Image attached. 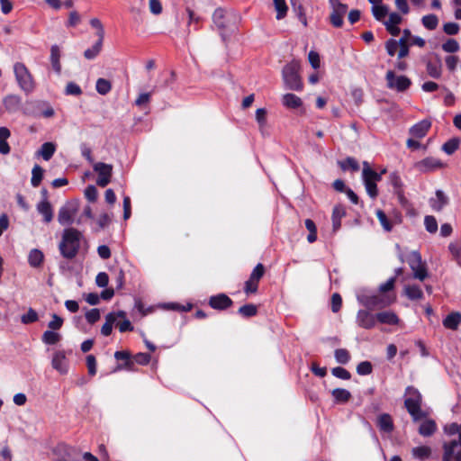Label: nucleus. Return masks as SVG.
Listing matches in <instances>:
<instances>
[{"instance_id": "2", "label": "nucleus", "mask_w": 461, "mask_h": 461, "mask_svg": "<svg viewBox=\"0 0 461 461\" xmlns=\"http://www.w3.org/2000/svg\"><path fill=\"white\" fill-rule=\"evenodd\" d=\"M407 397L404 401L405 408L413 421L417 422L426 417V412L421 410L422 398L420 393L413 387H408L406 390Z\"/></svg>"}, {"instance_id": "1", "label": "nucleus", "mask_w": 461, "mask_h": 461, "mask_svg": "<svg viewBox=\"0 0 461 461\" xmlns=\"http://www.w3.org/2000/svg\"><path fill=\"white\" fill-rule=\"evenodd\" d=\"M81 239L82 233L77 229H66L59 246L61 255L68 259L74 258L79 250Z\"/></svg>"}, {"instance_id": "51", "label": "nucleus", "mask_w": 461, "mask_h": 461, "mask_svg": "<svg viewBox=\"0 0 461 461\" xmlns=\"http://www.w3.org/2000/svg\"><path fill=\"white\" fill-rule=\"evenodd\" d=\"M336 360L340 364H346L350 358L349 352L345 348H338L335 350Z\"/></svg>"}, {"instance_id": "19", "label": "nucleus", "mask_w": 461, "mask_h": 461, "mask_svg": "<svg viewBox=\"0 0 461 461\" xmlns=\"http://www.w3.org/2000/svg\"><path fill=\"white\" fill-rule=\"evenodd\" d=\"M443 452L449 450V456L454 461H461V442L459 440H451L443 443Z\"/></svg>"}, {"instance_id": "15", "label": "nucleus", "mask_w": 461, "mask_h": 461, "mask_svg": "<svg viewBox=\"0 0 461 461\" xmlns=\"http://www.w3.org/2000/svg\"><path fill=\"white\" fill-rule=\"evenodd\" d=\"M357 321L358 325L364 329H372L375 327L377 320L376 315L366 310H360L357 315Z\"/></svg>"}, {"instance_id": "3", "label": "nucleus", "mask_w": 461, "mask_h": 461, "mask_svg": "<svg viewBox=\"0 0 461 461\" xmlns=\"http://www.w3.org/2000/svg\"><path fill=\"white\" fill-rule=\"evenodd\" d=\"M362 177L369 196L373 199L376 198L378 195L376 183L381 180V174L373 170L367 162H364Z\"/></svg>"}, {"instance_id": "43", "label": "nucleus", "mask_w": 461, "mask_h": 461, "mask_svg": "<svg viewBox=\"0 0 461 461\" xmlns=\"http://www.w3.org/2000/svg\"><path fill=\"white\" fill-rule=\"evenodd\" d=\"M111 88H112V84L109 80L104 79V78H99L96 81V91L100 95H106L107 93L110 92Z\"/></svg>"}, {"instance_id": "9", "label": "nucleus", "mask_w": 461, "mask_h": 461, "mask_svg": "<svg viewBox=\"0 0 461 461\" xmlns=\"http://www.w3.org/2000/svg\"><path fill=\"white\" fill-rule=\"evenodd\" d=\"M332 7V12L330 15V23L334 27H341L343 24V18L348 11V6L341 4L339 0H330Z\"/></svg>"}, {"instance_id": "53", "label": "nucleus", "mask_w": 461, "mask_h": 461, "mask_svg": "<svg viewBox=\"0 0 461 461\" xmlns=\"http://www.w3.org/2000/svg\"><path fill=\"white\" fill-rule=\"evenodd\" d=\"M424 223H425L426 230L429 232L434 233L437 231L438 222H437V220L435 219V217L430 216V215L426 216L424 219Z\"/></svg>"}, {"instance_id": "57", "label": "nucleus", "mask_w": 461, "mask_h": 461, "mask_svg": "<svg viewBox=\"0 0 461 461\" xmlns=\"http://www.w3.org/2000/svg\"><path fill=\"white\" fill-rule=\"evenodd\" d=\"M21 320L24 324L32 323L38 320V314L33 309H29L27 313L22 316Z\"/></svg>"}, {"instance_id": "12", "label": "nucleus", "mask_w": 461, "mask_h": 461, "mask_svg": "<svg viewBox=\"0 0 461 461\" xmlns=\"http://www.w3.org/2000/svg\"><path fill=\"white\" fill-rule=\"evenodd\" d=\"M78 208L76 204H67L60 208L58 215V220L60 224L66 225L73 222Z\"/></svg>"}, {"instance_id": "49", "label": "nucleus", "mask_w": 461, "mask_h": 461, "mask_svg": "<svg viewBox=\"0 0 461 461\" xmlns=\"http://www.w3.org/2000/svg\"><path fill=\"white\" fill-rule=\"evenodd\" d=\"M115 324L121 332L133 330V326L131 321L126 319V316L124 318H119Z\"/></svg>"}, {"instance_id": "36", "label": "nucleus", "mask_w": 461, "mask_h": 461, "mask_svg": "<svg viewBox=\"0 0 461 461\" xmlns=\"http://www.w3.org/2000/svg\"><path fill=\"white\" fill-rule=\"evenodd\" d=\"M103 41L104 40L97 39V41L95 43V45L85 50L84 56L87 59H92L95 58L102 50L103 48Z\"/></svg>"}, {"instance_id": "44", "label": "nucleus", "mask_w": 461, "mask_h": 461, "mask_svg": "<svg viewBox=\"0 0 461 461\" xmlns=\"http://www.w3.org/2000/svg\"><path fill=\"white\" fill-rule=\"evenodd\" d=\"M305 227L310 232L307 237L308 241L310 243L314 242L317 239V228L315 223L311 219H307L305 220Z\"/></svg>"}, {"instance_id": "63", "label": "nucleus", "mask_w": 461, "mask_h": 461, "mask_svg": "<svg viewBox=\"0 0 461 461\" xmlns=\"http://www.w3.org/2000/svg\"><path fill=\"white\" fill-rule=\"evenodd\" d=\"M258 282L251 279L250 277L245 283V293L246 294H255L258 291Z\"/></svg>"}, {"instance_id": "28", "label": "nucleus", "mask_w": 461, "mask_h": 461, "mask_svg": "<svg viewBox=\"0 0 461 461\" xmlns=\"http://www.w3.org/2000/svg\"><path fill=\"white\" fill-rule=\"evenodd\" d=\"M60 50L58 45H52L50 48V61L52 68L57 73H60L61 65H60Z\"/></svg>"}, {"instance_id": "35", "label": "nucleus", "mask_w": 461, "mask_h": 461, "mask_svg": "<svg viewBox=\"0 0 461 461\" xmlns=\"http://www.w3.org/2000/svg\"><path fill=\"white\" fill-rule=\"evenodd\" d=\"M274 6L276 11V19L281 20L285 17L288 6L285 3V0H273Z\"/></svg>"}, {"instance_id": "33", "label": "nucleus", "mask_w": 461, "mask_h": 461, "mask_svg": "<svg viewBox=\"0 0 461 461\" xmlns=\"http://www.w3.org/2000/svg\"><path fill=\"white\" fill-rule=\"evenodd\" d=\"M61 339V335L58 332H56L55 330H46L43 334H42V341L45 343V344H48V345H55L57 344Z\"/></svg>"}, {"instance_id": "11", "label": "nucleus", "mask_w": 461, "mask_h": 461, "mask_svg": "<svg viewBox=\"0 0 461 461\" xmlns=\"http://www.w3.org/2000/svg\"><path fill=\"white\" fill-rule=\"evenodd\" d=\"M387 86L399 92H403L411 86V80L405 76L396 77L393 71L386 73Z\"/></svg>"}, {"instance_id": "7", "label": "nucleus", "mask_w": 461, "mask_h": 461, "mask_svg": "<svg viewBox=\"0 0 461 461\" xmlns=\"http://www.w3.org/2000/svg\"><path fill=\"white\" fill-rule=\"evenodd\" d=\"M407 261L413 271L415 278L422 281L427 277V270L419 252L412 251L408 256Z\"/></svg>"}, {"instance_id": "8", "label": "nucleus", "mask_w": 461, "mask_h": 461, "mask_svg": "<svg viewBox=\"0 0 461 461\" xmlns=\"http://www.w3.org/2000/svg\"><path fill=\"white\" fill-rule=\"evenodd\" d=\"M426 66V75L429 77L438 79L442 76L443 67L441 59L438 54H433L431 58L423 59Z\"/></svg>"}, {"instance_id": "47", "label": "nucleus", "mask_w": 461, "mask_h": 461, "mask_svg": "<svg viewBox=\"0 0 461 461\" xmlns=\"http://www.w3.org/2000/svg\"><path fill=\"white\" fill-rule=\"evenodd\" d=\"M339 166L342 170L351 169L356 172L359 169L357 162L352 158H348L344 161L339 162Z\"/></svg>"}, {"instance_id": "10", "label": "nucleus", "mask_w": 461, "mask_h": 461, "mask_svg": "<svg viewBox=\"0 0 461 461\" xmlns=\"http://www.w3.org/2000/svg\"><path fill=\"white\" fill-rule=\"evenodd\" d=\"M93 168L98 175L96 184L101 187L106 186L111 182L113 166L103 162H97L93 165Z\"/></svg>"}, {"instance_id": "20", "label": "nucleus", "mask_w": 461, "mask_h": 461, "mask_svg": "<svg viewBox=\"0 0 461 461\" xmlns=\"http://www.w3.org/2000/svg\"><path fill=\"white\" fill-rule=\"evenodd\" d=\"M419 433L423 437L431 436L437 429L436 422L427 416L420 420Z\"/></svg>"}, {"instance_id": "61", "label": "nucleus", "mask_w": 461, "mask_h": 461, "mask_svg": "<svg viewBox=\"0 0 461 461\" xmlns=\"http://www.w3.org/2000/svg\"><path fill=\"white\" fill-rule=\"evenodd\" d=\"M132 357L135 363L139 365H148L151 359L150 355L147 353H138Z\"/></svg>"}, {"instance_id": "30", "label": "nucleus", "mask_w": 461, "mask_h": 461, "mask_svg": "<svg viewBox=\"0 0 461 461\" xmlns=\"http://www.w3.org/2000/svg\"><path fill=\"white\" fill-rule=\"evenodd\" d=\"M44 259L43 253L39 249H32L28 257L30 265L32 267H39L42 264Z\"/></svg>"}, {"instance_id": "22", "label": "nucleus", "mask_w": 461, "mask_h": 461, "mask_svg": "<svg viewBox=\"0 0 461 461\" xmlns=\"http://www.w3.org/2000/svg\"><path fill=\"white\" fill-rule=\"evenodd\" d=\"M37 210L43 215L46 222L51 221L53 218L52 206L46 197L38 203Z\"/></svg>"}, {"instance_id": "60", "label": "nucleus", "mask_w": 461, "mask_h": 461, "mask_svg": "<svg viewBox=\"0 0 461 461\" xmlns=\"http://www.w3.org/2000/svg\"><path fill=\"white\" fill-rule=\"evenodd\" d=\"M443 31L447 35H456L459 32V25L456 23H447L443 26Z\"/></svg>"}, {"instance_id": "40", "label": "nucleus", "mask_w": 461, "mask_h": 461, "mask_svg": "<svg viewBox=\"0 0 461 461\" xmlns=\"http://www.w3.org/2000/svg\"><path fill=\"white\" fill-rule=\"evenodd\" d=\"M332 395L335 398V400L339 402H346L351 397V393L348 391L340 388L333 390Z\"/></svg>"}, {"instance_id": "52", "label": "nucleus", "mask_w": 461, "mask_h": 461, "mask_svg": "<svg viewBox=\"0 0 461 461\" xmlns=\"http://www.w3.org/2000/svg\"><path fill=\"white\" fill-rule=\"evenodd\" d=\"M90 24L93 28L96 29V35L98 39L104 40V29L101 23V21L97 18H93L90 20Z\"/></svg>"}, {"instance_id": "32", "label": "nucleus", "mask_w": 461, "mask_h": 461, "mask_svg": "<svg viewBox=\"0 0 461 461\" xmlns=\"http://www.w3.org/2000/svg\"><path fill=\"white\" fill-rule=\"evenodd\" d=\"M411 453L415 458L423 460V459H427L430 456L431 448L428 446H420V447H413L411 450Z\"/></svg>"}, {"instance_id": "58", "label": "nucleus", "mask_w": 461, "mask_h": 461, "mask_svg": "<svg viewBox=\"0 0 461 461\" xmlns=\"http://www.w3.org/2000/svg\"><path fill=\"white\" fill-rule=\"evenodd\" d=\"M265 274V267L261 263H258L250 275V278L259 282Z\"/></svg>"}, {"instance_id": "48", "label": "nucleus", "mask_w": 461, "mask_h": 461, "mask_svg": "<svg viewBox=\"0 0 461 461\" xmlns=\"http://www.w3.org/2000/svg\"><path fill=\"white\" fill-rule=\"evenodd\" d=\"M258 309L254 304H246L239 309V312L244 317H252L257 314Z\"/></svg>"}, {"instance_id": "62", "label": "nucleus", "mask_w": 461, "mask_h": 461, "mask_svg": "<svg viewBox=\"0 0 461 461\" xmlns=\"http://www.w3.org/2000/svg\"><path fill=\"white\" fill-rule=\"evenodd\" d=\"M332 375L336 377L348 380L350 378V373L343 367L338 366L332 369Z\"/></svg>"}, {"instance_id": "38", "label": "nucleus", "mask_w": 461, "mask_h": 461, "mask_svg": "<svg viewBox=\"0 0 461 461\" xmlns=\"http://www.w3.org/2000/svg\"><path fill=\"white\" fill-rule=\"evenodd\" d=\"M43 172H44V170L42 169V167L41 166L35 165L33 167L32 171V185L34 187H37L40 185V184L42 180V177H43Z\"/></svg>"}, {"instance_id": "14", "label": "nucleus", "mask_w": 461, "mask_h": 461, "mask_svg": "<svg viewBox=\"0 0 461 461\" xmlns=\"http://www.w3.org/2000/svg\"><path fill=\"white\" fill-rule=\"evenodd\" d=\"M125 317V312L123 311H118L110 312L105 316V322L102 326L101 333L104 336H109L111 335L113 331V325L117 321L119 318H124Z\"/></svg>"}, {"instance_id": "23", "label": "nucleus", "mask_w": 461, "mask_h": 461, "mask_svg": "<svg viewBox=\"0 0 461 461\" xmlns=\"http://www.w3.org/2000/svg\"><path fill=\"white\" fill-rule=\"evenodd\" d=\"M461 322V313L458 312H454L448 314L443 320V325L445 328L456 330H457L459 324Z\"/></svg>"}, {"instance_id": "31", "label": "nucleus", "mask_w": 461, "mask_h": 461, "mask_svg": "<svg viewBox=\"0 0 461 461\" xmlns=\"http://www.w3.org/2000/svg\"><path fill=\"white\" fill-rule=\"evenodd\" d=\"M403 34H404V36L402 37L398 41V45L400 47L398 57L400 59L406 57L409 53V48H408L407 41H408V37L411 35V32L409 30H404Z\"/></svg>"}, {"instance_id": "59", "label": "nucleus", "mask_w": 461, "mask_h": 461, "mask_svg": "<svg viewBox=\"0 0 461 461\" xmlns=\"http://www.w3.org/2000/svg\"><path fill=\"white\" fill-rule=\"evenodd\" d=\"M86 199L92 203L97 199L98 192L95 185H88L85 190Z\"/></svg>"}, {"instance_id": "56", "label": "nucleus", "mask_w": 461, "mask_h": 461, "mask_svg": "<svg viewBox=\"0 0 461 461\" xmlns=\"http://www.w3.org/2000/svg\"><path fill=\"white\" fill-rule=\"evenodd\" d=\"M372 369V365L368 361H363L357 366V372L363 375L371 374Z\"/></svg>"}, {"instance_id": "64", "label": "nucleus", "mask_w": 461, "mask_h": 461, "mask_svg": "<svg viewBox=\"0 0 461 461\" xmlns=\"http://www.w3.org/2000/svg\"><path fill=\"white\" fill-rule=\"evenodd\" d=\"M86 321L93 324L100 319V311L98 309H92L86 313Z\"/></svg>"}, {"instance_id": "13", "label": "nucleus", "mask_w": 461, "mask_h": 461, "mask_svg": "<svg viewBox=\"0 0 461 461\" xmlns=\"http://www.w3.org/2000/svg\"><path fill=\"white\" fill-rule=\"evenodd\" d=\"M446 165L435 158H426L415 164V167L422 172H430L445 167Z\"/></svg>"}, {"instance_id": "29", "label": "nucleus", "mask_w": 461, "mask_h": 461, "mask_svg": "<svg viewBox=\"0 0 461 461\" xmlns=\"http://www.w3.org/2000/svg\"><path fill=\"white\" fill-rule=\"evenodd\" d=\"M378 426L381 430L385 432H392L393 429V423L391 416L387 413L381 414L377 420Z\"/></svg>"}, {"instance_id": "37", "label": "nucleus", "mask_w": 461, "mask_h": 461, "mask_svg": "<svg viewBox=\"0 0 461 461\" xmlns=\"http://www.w3.org/2000/svg\"><path fill=\"white\" fill-rule=\"evenodd\" d=\"M404 293L411 300H419L422 298L423 293L417 285H407L404 288Z\"/></svg>"}, {"instance_id": "27", "label": "nucleus", "mask_w": 461, "mask_h": 461, "mask_svg": "<svg viewBox=\"0 0 461 461\" xmlns=\"http://www.w3.org/2000/svg\"><path fill=\"white\" fill-rule=\"evenodd\" d=\"M56 150V145L52 142H45L41 145L37 154L41 156L44 160L48 161L53 156Z\"/></svg>"}, {"instance_id": "45", "label": "nucleus", "mask_w": 461, "mask_h": 461, "mask_svg": "<svg viewBox=\"0 0 461 461\" xmlns=\"http://www.w3.org/2000/svg\"><path fill=\"white\" fill-rule=\"evenodd\" d=\"M438 23V17L435 14L425 15L422 18V24L429 30H434Z\"/></svg>"}, {"instance_id": "4", "label": "nucleus", "mask_w": 461, "mask_h": 461, "mask_svg": "<svg viewBox=\"0 0 461 461\" xmlns=\"http://www.w3.org/2000/svg\"><path fill=\"white\" fill-rule=\"evenodd\" d=\"M300 64L298 61H292L287 64L283 69V77L285 85L292 90H301L303 84L298 74Z\"/></svg>"}, {"instance_id": "16", "label": "nucleus", "mask_w": 461, "mask_h": 461, "mask_svg": "<svg viewBox=\"0 0 461 461\" xmlns=\"http://www.w3.org/2000/svg\"><path fill=\"white\" fill-rule=\"evenodd\" d=\"M212 308L217 310H225L232 305L231 299L224 294L212 296L209 300Z\"/></svg>"}, {"instance_id": "6", "label": "nucleus", "mask_w": 461, "mask_h": 461, "mask_svg": "<svg viewBox=\"0 0 461 461\" xmlns=\"http://www.w3.org/2000/svg\"><path fill=\"white\" fill-rule=\"evenodd\" d=\"M396 300L395 295H373L364 296L360 299L361 303L369 309L384 308L391 305Z\"/></svg>"}, {"instance_id": "24", "label": "nucleus", "mask_w": 461, "mask_h": 461, "mask_svg": "<svg viewBox=\"0 0 461 461\" xmlns=\"http://www.w3.org/2000/svg\"><path fill=\"white\" fill-rule=\"evenodd\" d=\"M376 216L381 223L382 227L385 231H391L393 230V224H398L401 222V218H396L394 221H390L384 211L377 210Z\"/></svg>"}, {"instance_id": "17", "label": "nucleus", "mask_w": 461, "mask_h": 461, "mask_svg": "<svg viewBox=\"0 0 461 461\" xmlns=\"http://www.w3.org/2000/svg\"><path fill=\"white\" fill-rule=\"evenodd\" d=\"M402 21V18L400 14L392 13L389 14V19L384 21V23L390 34L393 36H397L400 33V28L398 27V24L401 23Z\"/></svg>"}, {"instance_id": "34", "label": "nucleus", "mask_w": 461, "mask_h": 461, "mask_svg": "<svg viewBox=\"0 0 461 461\" xmlns=\"http://www.w3.org/2000/svg\"><path fill=\"white\" fill-rule=\"evenodd\" d=\"M65 355L58 352L52 358V366L58 371L64 373L66 371Z\"/></svg>"}, {"instance_id": "55", "label": "nucleus", "mask_w": 461, "mask_h": 461, "mask_svg": "<svg viewBox=\"0 0 461 461\" xmlns=\"http://www.w3.org/2000/svg\"><path fill=\"white\" fill-rule=\"evenodd\" d=\"M149 11L155 15L160 14L163 11V6L159 0H149Z\"/></svg>"}, {"instance_id": "50", "label": "nucleus", "mask_w": 461, "mask_h": 461, "mask_svg": "<svg viewBox=\"0 0 461 461\" xmlns=\"http://www.w3.org/2000/svg\"><path fill=\"white\" fill-rule=\"evenodd\" d=\"M459 141L456 139H451L444 143L442 149L448 155L453 154L458 149Z\"/></svg>"}, {"instance_id": "18", "label": "nucleus", "mask_w": 461, "mask_h": 461, "mask_svg": "<svg viewBox=\"0 0 461 461\" xmlns=\"http://www.w3.org/2000/svg\"><path fill=\"white\" fill-rule=\"evenodd\" d=\"M430 121L423 120L410 129V134L415 139H422L430 129Z\"/></svg>"}, {"instance_id": "42", "label": "nucleus", "mask_w": 461, "mask_h": 461, "mask_svg": "<svg viewBox=\"0 0 461 461\" xmlns=\"http://www.w3.org/2000/svg\"><path fill=\"white\" fill-rule=\"evenodd\" d=\"M345 214V211L341 206H336L332 212L333 229L336 230L340 227V219Z\"/></svg>"}, {"instance_id": "21", "label": "nucleus", "mask_w": 461, "mask_h": 461, "mask_svg": "<svg viewBox=\"0 0 461 461\" xmlns=\"http://www.w3.org/2000/svg\"><path fill=\"white\" fill-rule=\"evenodd\" d=\"M376 320L380 323L388 325H398L400 323L399 317L395 312L392 311L378 312L376 314Z\"/></svg>"}, {"instance_id": "5", "label": "nucleus", "mask_w": 461, "mask_h": 461, "mask_svg": "<svg viewBox=\"0 0 461 461\" xmlns=\"http://www.w3.org/2000/svg\"><path fill=\"white\" fill-rule=\"evenodd\" d=\"M14 74L16 80L26 92H31L35 86L33 77L26 66L23 63H15L14 66Z\"/></svg>"}, {"instance_id": "25", "label": "nucleus", "mask_w": 461, "mask_h": 461, "mask_svg": "<svg viewBox=\"0 0 461 461\" xmlns=\"http://www.w3.org/2000/svg\"><path fill=\"white\" fill-rule=\"evenodd\" d=\"M283 104L289 109H296L303 105L302 99L294 94H285L283 96Z\"/></svg>"}, {"instance_id": "46", "label": "nucleus", "mask_w": 461, "mask_h": 461, "mask_svg": "<svg viewBox=\"0 0 461 461\" xmlns=\"http://www.w3.org/2000/svg\"><path fill=\"white\" fill-rule=\"evenodd\" d=\"M442 50L447 53H455L459 50V43L455 39H448L443 43Z\"/></svg>"}, {"instance_id": "41", "label": "nucleus", "mask_w": 461, "mask_h": 461, "mask_svg": "<svg viewBox=\"0 0 461 461\" xmlns=\"http://www.w3.org/2000/svg\"><path fill=\"white\" fill-rule=\"evenodd\" d=\"M436 196L437 200L434 201L432 206L436 211H440L447 203V197L440 190L436 192Z\"/></svg>"}, {"instance_id": "26", "label": "nucleus", "mask_w": 461, "mask_h": 461, "mask_svg": "<svg viewBox=\"0 0 461 461\" xmlns=\"http://www.w3.org/2000/svg\"><path fill=\"white\" fill-rule=\"evenodd\" d=\"M10 135V131L6 127L0 128V153L3 155L10 152V146L6 141Z\"/></svg>"}, {"instance_id": "54", "label": "nucleus", "mask_w": 461, "mask_h": 461, "mask_svg": "<svg viewBox=\"0 0 461 461\" xmlns=\"http://www.w3.org/2000/svg\"><path fill=\"white\" fill-rule=\"evenodd\" d=\"M51 321L49 322L48 327L51 330H58L63 325V319L57 314H52Z\"/></svg>"}, {"instance_id": "39", "label": "nucleus", "mask_w": 461, "mask_h": 461, "mask_svg": "<svg viewBox=\"0 0 461 461\" xmlns=\"http://www.w3.org/2000/svg\"><path fill=\"white\" fill-rule=\"evenodd\" d=\"M372 13L377 21H383L388 14V7L384 5H378L372 7Z\"/></svg>"}]
</instances>
